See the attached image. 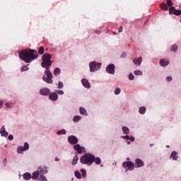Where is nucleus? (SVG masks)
Instances as JSON below:
<instances>
[{"label":"nucleus","mask_w":181,"mask_h":181,"mask_svg":"<svg viewBox=\"0 0 181 181\" xmlns=\"http://www.w3.org/2000/svg\"><path fill=\"white\" fill-rule=\"evenodd\" d=\"M3 105H4V102H2V100H0V108H2Z\"/></svg>","instance_id":"48"},{"label":"nucleus","mask_w":181,"mask_h":181,"mask_svg":"<svg viewBox=\"0 0 181 181\" xmlns=\"http://www.w3.org/2000/svg\"><path fill=\"white\" fill-rule=\"evenodd\" d=\"M0 134H1V136H8V132L5 131V126H3L1 127V129L0 130Z\"/></svg>","instance_id":"16"},{"label":"nucleus","mask_w":181,"mask_h":181,"mask_svg":"<svg viewBox=\"0 0 181 181\" xmlns=\"http://www.w3.org/2000/svg\"><path fill=\"white\" fill-rule=\"evenodd\" d=\"M134 74H135V76H142V71L136 70L134 71Z\"/></svg>","instance_id":"30"},{"label":"nucleus","mask_w":181,"mask_h":181,"mask_svg":"<svg viewBox=\"0 0 181 181\" xmlns=\"http://www.w3.org/2000/svg\"><path fill=\"white\" fill-rule=\"evenodd\" d=\"M81 83L86 88H90L91 87V85L90 84V82H88V80L86 78H83L81 80Z\"/></svg>","instance_id":"12"},{"label":"nucleus","mask_w":181,"mask_h":181,"mask_svg":"<svg viewBox=\"0 0 181 181\" xmlns=\"http://www.w3.org/2000/svg\"><path fill=\"white\" fill-rule=\"evenodd\" d=\"M7 163H8V160H6V158H4L3 160V165H4V166H6Z\"/></svg>","instance_id":"41"},{"label":"nucleus","mask_w":181,"mask_h":181,"mask_svg":"<svg viewBox=\"0 0 181 181\" xmlns=\"http://www.w3.org/2000/svg\"><path fill=\"white\" fill-rule=\"evenodd\" d=\"M121 57L122 59H125V57H127V52H123L122 54H121Z\"/></svg>","instance_id":"42"},{"label":"nucleus","mask_w":181,"mask_h":181,"mask_svg":"<svg viewBox=\"0 0 181 181\" xmlns=\"http://www.w3.org/2000/svg\"><path fill=\"white\" fill-rule=\"evenodd\" d=\"M122 138H123V139H127L128 141L129 139V136H122Z\"/></svg>","instance_id":"44"},{"label":"nucleus","mask_w":181,"mask_h":181,"mask_svg":"<svg viewBox=\"0 0 181 181\" xmlns=\"http://www.w3.org/2000/svg\"><path fill=\"white\" fill-rule=\"evenodd\" d=\"M160 8L163 9V11H168V5H166L165 3H162L160 4Z\"/></svg>","instance_id":"24"},{"label":"nucleus","mask_w":181,"mask_h":181,"mask_svg":"<svg viewBox=\"0 0 181 181\" xmlns=\"http://www.w3.org/2000/svg\"><path fill=\"white\" fill-rule=\"evenodd\" d=\"M6 107H7V108H11V107H12V104L11 103H6Z\"/></svg>","instance_id":"43"},{"label":"nucleus","mask_w":181,"mask_h":181,"mask_svg":"<svg viewBox=\"0 0 181 181\" xmlns=\"http://www.w3.org/2000/svg\"><path fill=\"white\" fill-rule=\"evenodd\" d=\"M167 5L168 6H171L173 5V3H172V0H167Z\"/></svg>","instance_id":"37"},{"label":"nucleus","mask_w":181,"mask_h":181,"mask_svg":"<svg viewBox=\"0 0 181 181\" xmlns=\"http://www.w3.org/2000/svg\"><path fill=\"white\" fill-rule=\"evenodd\" d=\"M39 54H43L45 53V48L43 47H40L38 50Z\"/></svg>","instance_id":"31"},{"label":"nucleus","mask_w":181,"mask_h":181,"mask_svg":"<svg viewBox=\"0 0 181 181\" xmlns=\"http://www.w3.org/2000/svg\"><path fill=\"white\" fill-rule=\"evenodd\" d=\"M160 64L162 67H165V66H168V64H169V61L166 59H160Z\"/></svg>","instance_id":"17"},{"label":"nucleus","mask_w":181,"mask_h":181,"mask_svg":"<svg viewBox=\"0 0 181 181\" xmlns=\"http://www.w3.org/2000/svg\"><path fill=\"white\" fill-rule=\"evenodd\" d=\"M127 145H130L131 142L127 141Z\"/></svg>","instance_id":"50"},{"label":"nucleus","mask_w":181,"mask_h":181,"mask_svg":"<svg viewBox=\"0 0 181 181\" xmlns=\"http://www.w3.org/2000/svg\"><path fill=\"white\" fill-rule=\"evenodd\" d=\"M119 93H121V89H119V88H116L115 90V94L116 95H118V94H119Z\"/></svg>","instance_id":"36"},{"label":"nucleus","mask_w":181,"mask_h":181,"mask_svg":"<svg viewBox=\"0 0 181 181\" xmlns=\"http://www.w3.org/2000/svg\"><path fill=\"white\" fill-rule=\"evenodd\" d=\"M47 173V168H40L39 170L34 172L32 175L29 173H25L23 174V177L24 180H29L30 179H33V180H37L39 178V176L40 177V181H47V179L44 175H46Z\"/></svg>","instance_id":"2"},{"label":"nucleus","mask_w":181,"mask_h":181,"mask_svg":"<svg viewBox=\"0 0 181 181\" xmlns=\"http://www.w3.org/2000/svg\"><path fill=\"white\" fill-rule=\"evenodd\" d=\"M134 78H135V76H134V74H130L129 75V80H134Z\"/></svg>","instance_id":"40"},{"label":"nucleus","mask_w":181,"mask_h":181,"mask_svg":"<svg viewBox=\"0 0 181 181\" xmlns=\"http://www.w3.org/2000/svg\"><path fill=\"white\" fill-rule=\"evenodd\" d=\"M130 141H132V142H134V141H135V138L134 136H132L130 138Z\"/></svg>","instance_id":"49"},{"label":"nucleus","mask_w":181,"mask_h":181,"mask_svg":"<svg viewBox=\"0 0 181 181\" xmlns=\"http://www.w3.org/2000/svg\"><path fill=\"white\" fill-rule=\"evenodd\" d=\"M177 49H178L177 45H173L171 47L170 50H171V52H176L177 50Z\"/></svg>","instance_id":"28"},{"label":"nucleus","mask_w":181,"mask_h":181,"mask_svg":"<svg viewBox=\"0 0 181 181\" xmlns=\"http://www.w3.org/2000/svg\"><path fill=\"white\" fill-rule=\"evenodd\" d=\"M127 160H129V158H127Z\"/></svg>","instance_id":"53"},{"label":"nucleus","mask_w":181,"mask_h":181,"mask_svg":"<svg viewBox=\"0 0 181 181\" xmlns=\"http://www.w3.org/2000/svg\"><path fill=\"white\" fill-rule=\"evenodd\" d=\"M135 164L136 165V168H142L144 165V161L142 160L137 158L135 160Z\"/></svg>","instance_id":"15"},{"label":"nucleus","mask_w":181,"mask_h":181,"mask_svg":"<svg viewBox=\"0 0 181 181\" xmlns=\"http://www.w3.org/2000/svg\"><path fill=\"white\" fill-rule=\"evenodd\" d=\"M75 176L78 179H81V173H80L78 171H75Z\"/></svg>","instance_id":"34"},{"label":"nucleus","mask_w":181,"mask_h":181,"mask_svg":"<svg viewBox=\"0 0 181 181\" xmlns=\"http://www.w3.org/2000/svg\"><path fill=\"white\" fill-rule=\"evenodd\" d=\"M8 139H9V141H12L13 139V136L12 134H10L8 136Z\"/></svg>","instance_id":"45"},{"label":"nucleus","mask_w":181,"mask_h":181,"mask_svg":"<svg viewBox=\"0 0 181 181\" xmlns=\"http://www.w3.org/2000/svg\"><path fill=\"white\" fill-rule=\"evenodd\" d=\"M122 166L123 168H124V169H129V170H132V169H134V164L131 161H126L122 163Z\"/></svg>","instance_id":"6"},{"label":"nucleus","mask_w":181,"mask_h":181,"mask_svg":"<svg viewBox=\"0 0 181 181\" xmlns=\"http://www.w3.org/2000/svg\"><path fill=\"white\" fill-rule=\"evenodd\" d=\"M80 162L82 165H87L91 166L94 163V156L91 153H86L80 158Z\"/></svg>","instance_id":"4"},{"label":"nucleus","mask_w":181,"mask_h":181,"mask_svg":"<svg viewBox=\"0 0 181 181\" xmlns=\"http://www.w3.org/2000/svg\"><path fill=\"white\" fill-rule=\"evenodd\" d=\"M173 14L176 15V16H180L181 11L175 9V11H174V12H173Z\"/></svg>","instance_id":"32"},{"label":"nucleus","mask_w":181,"mask_h":181,"mask_svg":"<svg viewBox=\"0 0 181 181\" xmlns=\"http://www.w3.org/2000/svg\"><path fill=\"white\" fill-rule=\"evenodd\" d=\"M69 143L71 145H77L78 144V139L76 136H69Z\"/></svg>","instance_id":"8"},{"label":"nucleus","mask_w":181,"mask_h":181,"mask_svg":"<svg viewBox=\"0 0 181 181\" xmlns=\"http://www.w3.org/2000/svg\"><path fill=\"white\" fill-rule=\"evenodd\" d=\"M49 100L51 101H57V99L59 98V95H57V93H52L49 95Z\"/></svg>","instance_id":"11"},{"label":"nucleus","mask_w":181,"mask_h":181,"mask_svg":"<svg viewBox=\"0 0 181 181\" xmlns=\"http://www.w3.org/2000/svg\"><path fill=\"white\" fill-rule=\"evenodd\" d=\"M57 135H66V130L62 129L57 132Z\"/></svg>","instance_id":"27"},{"label":"nucleus","mask_w":181,"mask_h":181,"mask_svg":"<svg viewBox=\"0 0 181 181\" xmlns=\"http://www.w3.org/2000/svg\"><path fill=\"white\" fill-rule=\"evenodd\" d=\"M106 71L109 73V74H114L115 73V66L112 64H109L106 67Z\"/></svg>","instance_id":"9"},{"label":"nucleus","mask_w":181,"mask_h":181,"mask_svg":"<svg viewBox=\"0 0 181 181\" xmlns=\"http://www.w3.org/2000/svg\"><path fill=\"white\" fill-rule=\"evenodd\" d=\"M61 73V71L59 68H55L54 70V76H59Z\"/></svg>","instance_id":"23"},{"label":"nucleus","mask_w":181,"mask_h":181,"mask_svg":"<svg viewBox=\"0 0 181 181\" xmlns=\"http://www.w3.org/2000/svg\"><path fill=\"white\" fill-rule=\"evenodd\" d=\"M74 151H76L77 153L81 154L83 152H86V148L82 147L80 144H76L74 146Z\"/></svg>","instance_id":"7"},{"label":"nucleus","mask_w":181,"mask_h":181,"mask_svg":"<svg viewBox=\"0 0 181 181\" xmlns=\"http://www.w3.org/2000/svg\"><path fill=\"white\" fill-rule=\"evenodd\" d=\"M28 149H29V144L25 142L24 144V146H19L17 148V152H18V153H22V152H23L25 151H28Z\"/></svg>","instance_id":"10"},{"label":"nucleus","mask_w":181,"mask_h":181,"mask_svg":"<svg viewBox=\"0 0 181 181\" xmlns=\"http://www.w3.org/2000/svg\"><path fill=\"white\" fill-rule=\"evenodd\" d=\"M139 114L144 115L146 112V107H141L139 110Z\"/></svg>","instance_id":"20"},{"label":"nucleus","mask_w":181,"mask_h":181,"mask_svg":"<svg viewBox=\"0 0 181 181\" xmlns=\"http://www.w3.org/2000/svg\"><path fill=\"white\" fill-rule=\"evenodd\" d=\"M79 112L82 115H87V110L84 107H81L79 108Z\"/></svg>","instance_id":"19"},{"label":"nucleus","mask_w":181,"mask_h":181,"mask_svg":"<svg viewBox=\"0 0 181 181\" xmlns=\"http://www.w3.org/2000/svg\"><path fill=\"white\" fill-rule=\"evenodd\" d=\"M57 93L59 94V95H63L64 94V92L62 90H59L57 91Z\"/></svg>","instance_id":"39"},{"label":"nucleus","mask_w":181,"mask_h":181,"mask_svg":"<svg viewBox=\"0 0 181 181\" xmlns=\"http://www.w3.org/2000/svg\"><path fill=\"white\" fill-rule=\"evenodd\" d=\"M94 162L96 165H100L101 163V159L100 158H95L94 157Z\"/></svg>","instance_id":"26"},{"label":"nucleus","mask_w":181,"mask_h":181,"mask_svg":"<svg viewBox=\"0 0 181 181\" xmlns=\"http://www.w3.org/2000/svg\"><path fill=\"white\" fill-rule=\"evenodd\" d=\"M55 160H57V162H59V159L57 158H56Z\"/></svg>","instance_id":"51"},{"label":"nucleus","mask_w":181,"mask_h":181,"mask_svg":"<svg viewBox=\"0 0 181 181\" xmlns=\"http://www.w3.org/2000/svg\"><path fill=\"white\" fill-rule=\"evenodd\" d=\"M122 131H123V133L125 134H129V129H128V127H123Z\"/></svg>","instance_id":"25"},{"label":"nucleus","mask_w":181,"mask_h":181,"mask_svg":"<svg viewBox=\"0 0 181 181\" xmlns=\"http://www.w3.org/2000/svg\"><path fill=\"white\" fill-rule=\"evenodd\" d=\"M166 80L169 82V81H172V76H168L166 78Z\"/></svg>","instance_id":"46"},{"label":"nucleus","mask_w":181,"mask_h":181,"mask_svg":"<svg viewBox=\"0 0 181 181\" xmlns=\"http://www.w3.org/2000/svg\"><path fill=\"white\" fill-rule=\"evenodd\" d=\"M28 70H29V68L28 67V65H24L21 69V71H28Z\"/></svg>","instance_id":"29"},{"label":"nucleus","mask_w":181,"mask_h":181,"mask_svg":"<svg viewBox=\"0 0 181 181\" xmlns=\"http://www.w3.org/2000/svg\"><path fill=\"white\" fill-rule=\"evenodd\" d=\"M175 11H176V9L175 8V7L172 6L171 8H170L169 9V13L170 15H173V12H175Z\"/></svg>","instance_id":"35"},{"label":"nucleus","mask_w":181,"mask_h":181,"mask_svg":"<svg viewBox=\"0 0 181 181\" xmlns=\"http://www.w3.org/2000/svg\"><path fill=\"white\" fill-rule=\"evenodd\" d=\"M77 162H78V156H77V155H76L74 157V160L72 161V165H77Z\"/></svg>","instance_id":"22"},{"label":"nucleus","mask_w":181,"mask_h":181,"mask_svg":"<svg viewBox=\"0 0 181 181\" xmlns=\"http://www.w3.org/2000/svg\"><path fill=\"white\" fill-rule=\"evenodd\" d=\"M90 71H95V70H98L100 67H101V63H98L97 62H91L89 64Z\"/></svg>","instance_id":"5"},{"label":"nucleus","mask_w":181,"mask_h":181,"mask_svg":"<svg viewBox=\"0 0 181 181\" xmlns=\"http://www.w3.org/2000/svg\"><path fill=\"white\" fill-rule=\"evenodd\" d=\"M50 59H52V54L49 53L44 54L42 55V62L41 63L42 67L46 69L45 71V76L42 77V79L48 84L53 83V75L50 70H49V69H50V66H52V60H50Z\"/></svg>","instance_id":"1"},{"label":"nucleus","mask_w":181,"mask_h":181,"mask_svg":"<svg viewBox=\"0 0 181 181\" xmlns=\"http://www.w3.org/2000/svg\"><path fill=\"white\" fill-rule=\"evenodd\" d=\"M41 95H49L50 94V90L48 88H42L40 91Z\"/></svg>","instance_id":"14"},{"label":"nucleus","mask_w":181,"mask_h":181,"mask_svg":"<svg viewBox=\"0 0 181 181\" xmlns=\"http://www.w3.org/2000/svg\"><path fill=\"white\" fill-rule=\"evenodd\" d=\"M123 29L124 28H122V26H120L119 30H119V33H121L122 32Z\"/></svg>","instance_id":"47"},{"label":"nucleus","mask_w":181,"mask_h":181,"mask_svg":"<svg viewBox=\"0 0 181 181\" xmlns=\"http://www.w3.org/2000/svg\"><path fill=\"white\" fill-rule=\"evenodd\" d=\"M19 57L21 60H23L25 63H30L35 59H37V52L35 49H23L19 52Z\"/></svg>","instance_id":"3"},{"label":"nucleus","mask_w":181,"mask_h":181,"mask_svg":"<svg viewBox=\"0 0 181 181\" xmlns=\"http://www.w3.org/2000/svg\"><path fill=\"white\" fill-rule=\"evenodd\" d=\"M170 158H173V160H177V158H179L177 153L176 151H173L170 155Z\"/></svg>","instance_id":"18"},{"label":"nucleus","mask_w":181,"mask_h":181,"mask_svg":"<svg viewBox=\"0 0 181 181\" xmlns=\"http://www.w3.org/2000/svg\"><path fill=\"white\" fill-rule=\"evenodd\" d=\"M150 146H153V144H150Z\"/></svg>","instance_id":"52"},{"label":"nucleus","mask_w":181,"mask_h":181,"mask_svg":"<svg viewBox=\"0 0 181 181\" xmlns=\"http://www.w3.org/2000/svg\"><path fill=\"white\" fill-rule=\"evenodd\" d=\"M133 63L136 66H141V64L142 63V57H139V58H134Z\"/></svg>","instance_id":"13"},{"label":"nucleus","mask_w":181,"mask_h":181,"mask_svg":"<svg viewBox=\"0 0 181 181\" xmlns=\"http://www.w3.org/2000/svg\"><path fill=\"white\" fill-rule=\"evenodd\" d=\"M58 88H63V83L62 81L58 82Z\"/></svg>","instance_id":"38"},{"label":"nucleus","mask_w":181,"mask_h":181,"mask_svg":"<svg viewBox=\"0 0 181 181\" xmlns=\"http://www.w3.org/2000/svg\"><path fill=\"white\" fill-rule=\"evenodd\" d=\"M80 119H81V116H79V115L74 116L73 118L74 122H78Z\"/></svg>","instance_id":"21"},{"label":"nucleus","mask_w":181,"mask_h":181,"mask_svg":"<svg viewBox=\"0 0 181 181\" xmlns=\"http://www.w3.org/2000/svg\"><path fill=\"white\" fill-rule=\"evenodd\" d=\"M81 172L82 173L83 177H86L87 176V171L85 169H81Z\"/></svg>","instance_id":"33"}]
</instances>
